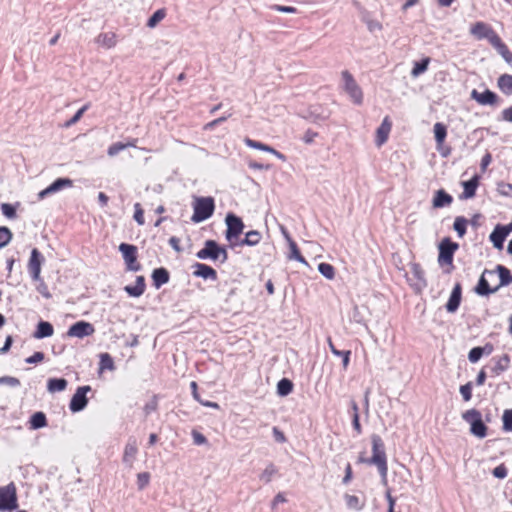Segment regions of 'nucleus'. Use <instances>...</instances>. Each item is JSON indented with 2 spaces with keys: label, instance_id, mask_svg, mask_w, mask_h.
Segmentation results:
<instances>
[{
  "label": "nucleus",
  "instance_id": "39",
  "mask_svg": "<svg viewBox=\"0 0 512 512\" xmlns=\"http://www.w3.org/2000/svg\"><path fill=\"white\" fill-rule=\"evenodd\" d=\"M510 363V357L507 354H504L502 357H500L495 366L493 367V372L497 375L502 373L503 371L507 370Z\"/></svg>",
  "mask_w": 512,
  "mask_h": 512
},
{
  "label": "nucleus",
  "instance_id": "28",
  "mask_svg": "<svg viewBox=\"0 0 512 512\" xmlns=\"http://www.w3.org/2000/svg\"><path fill=\"white\" fill-rule=\"evenodd\" d=\"M499 275L500 283L496 286L499 288L512 284V274L508 268L503 265H497L494 270Z\"/></svg>",
  "mask_w": 512,
  "mask_h": 512
},
{
  "label": "nucleus",
  "instance_id": "60",
  "mask_svg": "<svg viewBox=\"0 0 512 512\" xmlns=\"http://www.w3.org/2000/svg\"><path fill=\"white\" fill-rule=\"evenodd\" d=\"M44 353L43 352H35L32 356L28 357L25 359V362L26 363H29V364H36V363H39V362H42L44 360Z\"/></svg>",
  "mask_w": 512,
  "mask_h": 512
},
{
  "label": "nucleus",
  "instance_id": "59",
  "mask_svg": "<svg viewBox=\"0 0 512 512\" xmlns=\"http://www.w3.org/2000/svg\"><path fill=\"white\" fill-rule=\"evenodd\" d=\"M86 108H87L86 106H83L81 109H79V110L75 113V115H74L70 120H68V121L66 122L65 126H66V127H70V126H72V125L76 124V123L80 120V118L82 117V115H83V113L85 112Z\"/></svg>",
  "mask_w": 512,
  "mask_h": 512
},
{
  "label": "nucleus",
  "instance_id": "17",
  "mask_svg": "<svg viewBox=\"0 0 512 512\" xmlns=\"http://www.w3.org/2000/svg\"><path fill=\"white\" fill-rule=\"evenodd\" d=\"M510 233V229L504 228L503 225H496L489 238L497 249H502L505 239Z\"/></svg>",
  "mask_w": 512,
  "mask_h": 512
},
{
  "label": "nucleus",
  "instance_id": "64",
  "mask_svg": "<svg viewBox=\"0 0 512 512\" xmlns=\"http://www.w3.org/2000/svg\"><path fill=\"white\" fill-rule=\"evenodd\" d=\"M318 136L317 132L312 130H307L303 136V141L307 144H310L314 141V139Z\"/></svg>",
  "mask_w": 512,
  "mask_h": 512
},
{
  "label": "nucleus",
  "instance_id": "14",
  "mask_svg": "<svg viewBox=\"0 0 512 512\" xmlns=\"http://www.w3.org/2000/svg\"><path fill=\"white\" fill-rule=\"evenodd\" d=\"M73 186V181L69 178H57L52 184H50L47 188L40 191L38 193V199L43 200L45 197L57 193L62 189L69 188Z\"/></svg>",
  "mask_w": 512,
  "mask_h": 512
},
{
  "label": "nucleus",
  "instance_id": "2",
  "mask_svg": "<svg viewBox=\"0 0 512 512\" xmlns=\"http://www.w3.org/2000/svg\"><path fill=\"white\" fill-rule=\"evenodd\" d=\"M196 257L201 260L210 259L225 263L228 260V253L215 240H206L204 247L196 253Z\"/></svg>",
  "mask_w": 512,
  "mask_h": 512
},
{
  "label": "nucleus",
  "instance_id": "41",
  "mask_svg": "<svg viewBox=\"0 0 512 512\" xmlns=\"http://www.w3.org/2000/svg\"><path fill=\"white\" fill-rule=\"evenodd\" d=\"M278 473L277 467L270 463L267 465V467L264 469V471L260 475V479L264 481L265 483H269L272 480V477Z\"/></svg>",
  "mask_w": 512,
  "mask_h": 512
},
{
  "label": "nucleus",
  "instance_id": "11",
  "mask_svg": "<svg viewBox=\"0 0 512 512\" xmlns=\"http://www.w3.org/2000/svg\"><path fill=\"white\" fill-rule=\"evenodd\" d=\"M95 332L94 326L86 321H78L71 325L67 331L68 337L84 338L93 335Z\"/></svg>",
  "mask_w": 512,
  "mask_h": 512
},
{
  "label": "nucleus",
  "instance_id": "10",
  "mask_svg": "<svg viewBox=\"0 0 512 512\" xmlns=\"http://www.w3.org/2000/svg\"><path fill=\"white\" fill-rule=\"evenodd\" d=\"M90 391L91 387L89 385L77 388L69 403V409L73 413L80 412L86 408L88 404V398L86 395Z\"/></svg>",
  "mask_w": 512,
  "mask_h": 512
},
{
  "label": "nucleus",
  "instance_id": "18",
  "mask_svg": "<svg viewBox=\"0 0 512 512\" xmlns=\"http://www.w3.org/2000/svg\"><path fill=\"white\" fill-rule=\"evenodd\" d=\"M137 452H138V448H137L136 439L130 438L125 446L124 454H123V462L130 468L133 467V463H134Z\"/></svg>",
  "mask_w": 512,
  "mask_h": 512
},
{
  "label": "nucleus",
  "instance_id": "4",
  "mask_svg": "<svg viewBox=\"0 0 512 512\" xmlns=\"http://www.w3.org/2000/svg\"><path fill=\"white\" fill-rule=\"evenodd\" d=\"M464 421L470 424V432L478 437L484 438L487 435V426L482 420L481 413L477 409H469L462 414Z\"/></svg>",
  "mask_w": 512,
  "mask_h": 512
},
{
  "label": "nucleus",
  "instance_id": "16",
  "mask_svg": "<svg viewBox=\"0 0 512 512\" xmlns=\"http://www.w3.org/2000/svg\"><path fill=\"white\" fill-rule=\"evenodd\" d=\"M471 98L481 105H496L498 103V96L493 91L486 89L483 92H479L476 89L471 91Z\"/></svg>",
  "mask_w": 512,
  "mask_h": 512
},
{
  "label": "nucleus",
  "instance_id": "3",
  "mask_svg": "<svg viewBox=\"0 0 512 512\" xmlns=\"http://www.w3.org/2000/svg\"><path fill=\"white\" fill-rule=\"evenodd\" d=\"M214 209L215 204L212 197L196 198L194 203V213L191 219L195 223L205 221L213 215Z\"/></svg>",
  "mask_w": 512,
  "mask_h": 512
},
{
  "label": "nucleus",
  "instance_id": "35",
  "mask_svg": "<svg viewBox=\"0 0 512 512\" xmlns=\"http://www.w3.org/2000/svg\"><path fill=\"white\" fill-rule=\"evenodd\" d=\"M292 390L293 383L287 378L281 379L277 384V393L280 396H287L292 392Z\"/></svg>",
  "mask_w": 512,
  "mask_h": 512
},
{
  "label": "nucleus",
  "instance_id": "6",
  "mask_svg": "<svg viewBox=\"0 0 512 512\" xmlns=\"http://www.w3.org/2000/svg\"><path fill=\"white\" fill-rule=\"evenodd\" d=\"M343 80V89L349 95L352 102L356 105H360L363 102V93L360 86L357 84L353 75L348 71L344 70L341 73Z\"/></svg>",
  "mask_w": 512,
  "mask_h": 512
},
{
  "label": "nucleus",
  "instance_id": "34",
  "mask_svg": "<svg viewBox=\"0 0 512 512\" xmlns=\"http://www.w3.org/2000/svg\"><path fill=\"white\" fill-rule=\"evenodd\" d=\"M429 63H430L429 57H425L421 61L415 62L414 66L411 70V76L416 78L419 75L423 74L428 69Z\"/></svg>",
  "mask_w": 512,
  "mask_h": 512
},
{
  "label": "nucleus",
  "instance_id": "43",
  "mask_svg": "<svg viewBox=\"0 0 512 512\" xmlns=\"http://www.w3.org/2000/svg\"><path fill=\"white\" fill-rule=\"evenodd\" d=\"M13 234L11 230L6 226L0 227V249L9 244L12 240Z\"/></svg>",
  "mask_w": 512,
  "mask_h": 512
},
{
  "label": "nucleus",
  "instance_id": "44",
  "mask_svg": "<svg viewBox=\"0 0 512 512\" xmlns=\"http://www.w3.org/2000/svg\"><path fill=\"white\" fill-rule=\"evenodd\" d=\"M318 271L327 279L332 280L335 276V269L329 263H320L318 265Z\"/></svg>",
  "mask_w": 512,
  "mask_h": 512
},
{
  "label": "nucleus",
  "instance_id": "45",
  "mask_svg": "<svg viewBox=\"0 0 512 512\" xmlns=\"http://www.w3.org/2000/svg\"><path fill=\"white\" fill-rule=\"evenodd\" d=\"M411 273L413 274L414 278L417 279V281L423 285L426 286V281L424 277V271L420 264L412 263L411 264Z\"/></svg>",
  "mask_w": 512,
  "mask_h": 512
},
{
  "label": "nucleus",
  "instance_id": "46",
  "mask_svg": "<svg viewBox=\"0 0 512 512\" xmlns=\"http://www.w3.org/2000/svg\"><path fill=\"white\" fill-rule=\"evenodd\" d=\"M113 370L114 369V362L112 357L108 353H102L100 354V370Z\"/></svg>",
  "mask_w": 512,
  "mask_h": 512
},
{
  "label": "nucleus",
  "instance_id": "57",
  "mask_svg": "<svg viewBox=\"0 0 512 512\" xmlns=\"http://www.w3.org/2000/svg\"><path fill=\"white\" fill-rule=\"evenodd\" d=\"M492 474L498 479H504L507 476V468L504 464H500L493 469Z\"/></svg>",
  "mask_w": 512,
  "mask_h": 512
},
{
  "label": "nucleus",
  "instance_id": "49",
  "mask_svg": "<svg viewBox=\"0 0 512 512\" xmlns=\"http://www.w3.org/2000/svg\"><path fill=\"white\" fill-rule=\"evenodd\" d=\"M503 429L505 431H512V409L505 410L503 413Z\"/></svg>",
  "mask_w": 512,
  "mask_h": 512
},
{
  "label": "nucleus",
  "instance_id": "24",
  "mask_svg": "<svg viewBox=\"0 0 512 512\" xmlns=\"http://www.w3.org/2000/svg\"><path fill=\"white\" fill-rule=\"evenodd\" d=\"M146 288L145 278L143 276L136 277V283L134 286L127 285L124 287V291L132 297H140Z\"/></svg>",
  "mask_w": 512,
  "mask_h": 512
},
{
  "label": "nucleus",
  "instance_id": "26",
  "mask_svg": "<svg viewBox=\"0 0 512 512\" xmlns=\"http://www.w3.org/2000/svg\"><path fill=\"white\" fill-rule=\"evenodd\" d=\"M54 333V328L50 322L40 321L37 324L36 331L33 334V337L36 339H43L52 336Z\"/></svg>",
  "mask_w": 512,
  "mask_h": 512
},
{
  "label": "nucleus",
  "instance_id": "54",
  "mask_svg": "<svg viewBox=\"0 0 512 512\" xmlns=\"http://www.w3.org/2000/svg\"><path fill=\"white\" fill-rule=\"evenodd\" d=\"M460 393L465 401H469L472 397V383L468 382L460 387Z\"/></svg>",
  "mask_w": 512,
  "mask_h": 512
},
{
  "label": "nucleus",
  "instance_id": "42",
  "mask_svg": "<svg viewBox=\"0 0 512 512\" xmlns=\"http://www.w3.org/2000/svg\"><path fill=\"white\" fill-rule=\"evenodd\" d=\"M166 12L164 9H158L155 11L147 21L149 28H154L157 24L164 19Z\"/></svg>",
  "mask_w": 512,
  "mask_h": 512
},
{
  "label": "nucleus",
  "instance_id": "55",
  "mask_svg": "<svg viewBox=\"0 0 512 512\" xmlns=\"http://www.w3.org/2000/svg\"><path fill=\"white\" fill-rule=\"evenodd\" d=\"M134 208H135V212H134V220L139 224V225H143L144 224V212H143V209L141 208V205L139 203H136L134 205Z\"/></svg>",
  "mask_w": 512,
  "mask_h": 512
},
{
  "label": "nucleus",
  "instance_id": "50",
  "mask_svg": "<svg viewBox=\"0 0 512 512\" xmlns=\"http://www.w3.org/2000/svg\"><path fill=\"white\" fill-rule=\"evenodd\" d=\"M1 210H2L3 215L9 219H14L16 217V209L10 203L1 204Z\"/></svg>",
  "mask_w": 512,
  "mask_h": 512
},
{
  "label": "nucleus",
  "instance_id": "33",
  "mask_svg": "<svg viewBox=\"0 0 512 512\" xmlns=\"http://www.w3.org/2000/svg\"><path fill=\"white\" fill-rule=\"evenodd\" d=\"M261 238L262 236L259 231L251 230L246 233L245 238L241 242H239L238 245L255 246L260 242Z\"/></svg>",
  "mask_w": 512,
  "mask_h": 512
},
{
  "label": "nucleus",
  "instance_id": "31",
  "mask_svg": "<svg viewBox=\"0 0 512 512\" xmlns=\"http://www.w3.org/2000/svg\"><path fill=\"white\" fill-rule=\"evenodd\" d=\"M29 424H30V428L31 429H35V430L47 426L46 415L43 412H41V411L35 412L31 416Z\"/></svg>",
  "mask_w": 512,
  "mask_h": 512
},
{
  "label": "nucleus",
  "instance_id": "9",
  "mask_svg": "<svg viewBox=\"0 0 512 512\" xmlns=\"http://www.w3.org/2000/svg\"><path fill=\"white\" fill-rule=\"evenodd\" d=\"M119 251L122 253L123 259L127 266V270L139 271L141 265L137 262V247L132 244L121 243Z\"/></svg>",
  "mask_w": 512,
  "mask_h": 512
},
{
  "label": "nucleus",
  "instance_id": "15",
  "mask_svg": "<svg viewBox=\"0 0 512 512\" xmlns=\"http://www.w3.org/2000/svg\"><path fill=\"white\" fill-rule=\"evenodd\" d=\"M487 275L494 276L495 271L489 269H485L483 271L476 287L474 288L475 293L478 294L479 296H488L498 291V287L492 288L489 286V282L486 278Z\"/></svg>",
  "mask_w": 512,
  "mask_h": 512
},
{
  "label": "nucleus",
  "instance_id": "19",
  "mask_svg": "<svg viewBox=\"0 0 512 512\" xmlns=\"http://www.w3.org/2000/svg\"><path fill=\"white\" fill-rule=\"evenodd\" d=\"M461 294V285L457 283L451 292L448 302L446 303V310L449 313H454L459 308L461 302Z\"/></svg>",
  "mask_w": 512,
  "mask_h": 512
},
{
  "label": "nucleus",
  "instance_id": "37",
  "mask_svg": "<svg viewBox=\"0 0 512 512\" xmlns=\"http://www.w3.org/2000/svg\"><path fill=\"white\" fill-rule=\"evenodd\" d=\"M244 142L250 148L261 150V151H265V152H268V153L274 152V148L273 147H271V146H269L267 144H264L262 142L255 141V140H252L250 138H245Z\"/></svg>",
  "mask_w": 512,
  "mask_h": 512
},
{
  "label": "nucleus",
  "instance_id": "47",
  "mask_svg": "<svg viewBox=\"0 0 512 512\" xmlns=\"http://www.w3.org/2000/svg\"><path fill=\"white\" fill-rule=\"evenodd\" d=\"M345 499H346V504L349 508L356 509V510L362 509V505L360 504V500L357 496L346 494Z\"/></svg>",
  "mask_w": 512,
  "mask_h": 512
},
{
  "label": "nucleus",
  "instance_id": "29",
  "mask_svg": "<svg viewBox=\"0 0 512 512\" xmlns=\"http://www.w3.org/2000/svg\"><path fill=\"white\" fill-rule=\"evenodd\" d=\"M68 382L64 378H50L47 382V389L50 393L61 392L66 389Z\"/></svg>",
  "mask_w": 512,
  "mask_h": 512
},
{
  "label": "nucleus",
  "instance_id": "27",
  "mask_svg": "<svg viewBox=\"0 0 512 512\" xmlns=\"http://www.w3.org/2000/svg\"><path fill=\"white\" fill-rule=\"evenodd\" d=\"M390 130L391 123L389 122L388 117H386L377 129L376 144L378 146H381L387 141Z\"/></svg>",
  "mask_w": 512,
  "mask_h": 512
},
{
  "label": "nucleus",
  "instance_id": "48",
  "mask_svg": "<svg viewBox=\"0 0 512 512\" xmlns=\"http://www.w3.org/2000/svg\"><path fill=\"white\" fill-rule=\"evenodd\" d=\"M126 148H127V145H124V143L116 142V143H113L112 145L109 146V148L107 150V154L110 157H114V156H116L118 153H120L121 151H123Z\"/></svg>",
  "mask_w": 512,
  "mask_h": 512
},
{
  "label": "nucleus",
  "instance_id": "1",
  "mask_svg": "<svg viewBox=\"0 0 512 512\" xmlns=\"http://www.w3.org/2000/svg\"><path fill=\"white\" fill-rule=\"evenodd\" d=\"M371 443L372 456L367 459L360 458V462L367 463L369 465H375L379 471L382 481L386 483L388 466L384 442L379 435L373 434L371 436Z\"/></svg>",
  "mask_w": 512,
  "mask_h": 512
},
{
  "label": "nucleus",
  "instance_id": "51",
  "mask_svg": "<svg viewBox=\"0 0 512 512\" xmlns=\"http://www.w3.org/2000/svg\"><path fill=\"white\" fill-rule=\"evenodd\" d=\"M150 482V474L142 472L137 475V486L139 490H143Z\"/></svg>",
  "mask_w": 512,
  "mask_h": 512
},
{
  "label": "nucleus",
  "instance_id": "61",
  "mask_svg": "<svg viewBox=\"0 0 512 512\" xmlns=\"http://www.w3.org/2000/svg\"><path fill=\"white\" fill-rule=\"evenodd\" d=\"M271 9L272 10H275V11H278V12H282V13H291V14H294L297 12V9L295 7H292V6H283V5H272L271 6Z\"/></svg>",
  "mask_w": 512,
  "mask_h": 512
},
{
  "label": "nucleus",
  "instance_id": "62",
  "mask_svg": "<svg viewBox=\"0 0 512 512\" xmlns=\"http://www.w3.org/2000/svg\"><path fill=\"white\" fill-rule=\"evenodd\" d=\"M192 438L196 445H203L207 442L206 437L196 430L192 431Z\"/></svg>",
  "mask_w": 512,
  "mask_h": 512
},
{
  "label": "nucleus",
  "instance_id": "13",
  "mask_svg": "<svg viewBox=\"0 0 512 512\" xmlns=\"http://www.w3.org/2000/svg\"><path fill=\"white\" fill-rule=\"evenodd\" d=\"M43 261L44 258L39 250L37 248L32 249L28 262V270L34 281L40 280L41 265Z\"/></svg>",
  "mask_w": 512,
  "mask_h": 512
},
{
  "label": "nucleus",
  "instance_id": "36",
  "mask_svg": "<svg viewBox=\"0 0 512 512\" xmlns=\"http://www.w3.org/2000/svg\"><path fill=\"white\" fill-rule=\"evenodd\" d=\"M434 136L437 144H442L447 136L446 126L440 122H437L434 125Z\"/></svg>",
  "mask_w": 512,
  "mask_h": 512
},
{
  "label": "nucleus",
  "instance_id": "5",
  "mask_svg": "<svg viewBox=\"0 0 512 512\" xmlns=\"http://www.w3.org/2000/svg\"><path fill=\"white\" fill-rule=\"evenodd\" d=\"M18 508L17 491L14 483L0 487V511H14Z\"/></svg>",
  "mask_w": 512,
  "mask_h": 512
},
{
  "label": "nucleus",
  "instance_id": "52",
  "mask_svg": "<svg viewBox=\"0 0 512 512\" xmlns=\"http://www.w3.org/2000/svg\"><path fill=\"white\" fill-rule=\"evenodd\" d=\"M483 356V350L480 346L474 347L469 351L468 359L471 363H476Z\"/></svg>",
  "mask_w": 512,
  "mask_h": 512
},
{
  "label": "nucleus",
  "instance_id": "63",
  "mask_svg": "<svg viewBox=\"0 0 512 512\" xmlns=\"http://www.w3.org/2000/svg\"><path fill=\"white\" fill-rule=\"evenodd\" d=\"M273 436L275 438V441L278 443H284L286 442V437L282 431H280L277 427H273Z\"/></svg>",
  "mask_w": 512,
  "mask_h": 512
},
{
  "label": "nucleus",
  "instance_id": "20",
  "mask_svg": "<svg viewBox=\"0 0 512 512\" xmlns=\"http://www.w3.org/2000/svg\"><path fill=\"white\" fill-rule=\"evenodd\" d=\"M494 30L492 27L484 22H476L470 29L471 34L477 39H488L490 32Z\"/></svg>",
  "mask_w": 512,
  "mask_h": 512
},
{
  "label": "nucleus",
  "instance_id": "30",
  "mask_svg": "<svg viewBox=\"0 0 512 512\" xmlns=\"http://www.w3.org/2000/svg\"><path fill=\"white\" fill-rule=\"evenodd\" d=\"M497 85L499 89L506 95L512 94V75L503 74L498 78Z\"/></svg>",
  "mask_w": 512,
  "mask_h": 512
},
{
  "label": "nucleus",
  "instance_id": "58",
  "mask_svg": "<svg viewBox=\"0 0 512 512\" xmlns=\"http://www.w3.org/2000/svg\"><path fill=\"white\" fill-rule=\"evenodd\" d=\"M0 384L9 385L11 387H17L20 385V381L18 378L12 376H3L0 377Z\"/></svg>",
  "mask_w": 512,
  "mask_h": 512
},
{
  "label": "nucleus",
  "instance_id": "21",
  "mask_svg": "<svg viewBox=\"0 0 512 512\" xmlns=\"http://www.w3.org/2000/svg\"><path fill=\"white\" fill-rule=\"evenodd\" d=\"M453 202V197L448 194L445 190H437L432 200L434 208H443L449 206Z\"/></svg>",
  "mask_w": 512,
  "mask_h": 512
},
{
  "label": "nucleus",
  "instance_id": "23",
  "mask_svg": "<svg viewBox=\"0 0 512 512\" xmlns=\"http://www.w3.org/2000/svg\"><path fill=\"white\" fill-rule=\"evenodd\" d=\"M196 270L194 271V275L201 277L203 279H211L215 281L217 279V272L212 267L202 264V263H196L195 264Z\"/></svg>",
  "mask_w": 512,
  "mask_h": 512
},
{
  "label": "nucleus",
  "instance_id": "40",
  "mask_svg": "<svg viewBox=\"0 0 512 512\" xmlns=\"http://www.w3.org/2000/svg\"><path fill=\"white\" fill-rule=\"evenodd\" d=\"M467 222V219L462 216H458L455 218L453 228L457 232L459 237H463L466 234Z\"/></svg>",
  "mask_w": 512,
  "mask_h": 512
},
{
  "label": "nucleus",
  "instance_id": "12",
  "mask_svg": "<svg viewBox=\"0 0 512 512\" xmlns=\"http://www.w3.org/2000/svg\"><path fill=\"white\" fill-rule=\"evenodd\" d=\"M331 115V111L320 104L311 105L306 113L303 115V118L310 120L313 123H318L321 121L327 120Z\"/></svg>",
  "mask_w": 512,
  "mask_h": 512
},
{
  "label": "nucleus",
  "instance_id": "56",
  "mask_svg": "<svg viewBox=\"0 0 512 512\" xmlns=\"http://www.w3.org/2000/svg\"><path fill=\"white\" fill-rule=\"evenodd\" d=\"M497 52L512 67V52L508 49V47L504 44Z\"/></svg>",
  "mask_w": 512,
  "mask_h": 512
},
{
  "label": "nucleus",
  "instance_id": "38",
  "mask_svg": "<svg viewBox=\"0 0 512 512\" xmlns=\"http://www.w3.org/2000/svg\"><path fill=\"white\" fill-rule=\"evenodd\" d=\"M288 244H289V248H290L289 258L297 260L298 262L307 265V262H306L305 258L301 255V253L297 247V244L292 239H289Z\"/></svg>",
  "mask_w": 512,
  "mask_h": 512
},
{
  "label": "nucleus",
  "instance_id": "25",
  "mask_svg": "<svg viewBox=\"0 0 512 512\" xmlns=\"http://www.w3.org/2000/svg\"><path fill=\"white\" fill-rule=\"evenodd\" d=\"M169 278L170 276L168 270L163 267L156 268L152 272L153 285L157 289H159L162 285L168 283Z\"/></svg>",
  "mask_w": 512,
  "mask_h": 512
},
{
  "label": "nucleus",
  "instance_id": "7",
  "mask_svg": "<svg viewBox=\"0 0 512 512\" xmlns=\"http://www.w3.org/2000/svg\"><path fill=\"white\" fill-rule=\"evenodd\" d=\"M227 229L225 232L226 240L233 244V240L237 239L244 230V223L240 217L233 213H228L225 217Z\"/></svg>",
  "mask_w": 512,
  "mask_h": 512
},
{
  "label": "nucleus",
  "instance_id": "8",
  "mask_svg": "<svg viewBox=\"0 0 512 512\" xmlns=\"http://www.w3.org/2000/svg\"><path fill=\"white\" fill-rule=\"evenodd\" d=\"M459 248L458 243L453 242L449 237L444 238L439 246L438 263L442 266L451 265L455 251Z\"/></svg>",
  "mask_w": 512,
  "mask_h": 512
},
{
  "label": "nucleus",
  "instance_id": "32",
  "mask_svg": "<svg viewBox=\"0 0 512 512\" xmlns=\"http://www.w3.org/2000/svg\"><path fill=\"white\" fill-rule=\"evenodd\" d=\"M96 43L108 49L112 48L116 45V36L114 33H101L97 36Z\"/></svg>",
  "mask_w": 512,
  "mask_h": 512
},
{
  "label": "nucleus",
  "instance_id": "22",
  "mask_svg": "<svg viewBox=\"0 0 512 512\" xmlns=\"http://www.w3.org/2000/svg\"><path fill=\"white\" fill-rule=\"evenodd\" d=\"M463 192L460 195L461 199H469L475 196L476 189L479 185V178L477 175L473 176L470 180L462 183Z\"/></svg>",
  "mask_w": 512,
  "mask_h": 512
},
{
  "label": "nucleus",
  "instance_id": "53",
  "mask_svg": "<svg viewBox=\"0 0 512 512\" xmlns=\"http://www.w3.org/2000/svg\"><path fill=\"white\" fill-rule=\"evenodd\" d=\"M487 40L497 51L504 45L501 38L495 31L490 32V36L488 37Z\"/></svg>",
  "mask_w": 512,
  "mask_h": 512
}]
</instances>
